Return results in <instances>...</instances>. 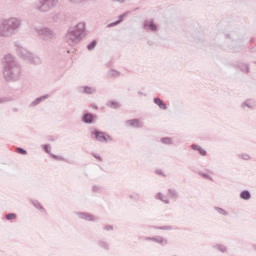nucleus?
<instances>
[{"label": "nucleus", "instance_id": "obj_1", "mask_svg": "<svg viewBox=\"0 0 256 256\" xmlns=\"http://www.w3.org/2000/svg\"><path fill=\"white\" fill-rule=\"evenodd\" d=\"M94 135H95V138L97 139V141H101V142L107 141L108 136L105 135V133H103V132L95 131Z\"/></svg>", "mask_w": 256, "mask_h": 256}, {"label": "nucleus", "instance_id": "obj_2", "mask_svg": "<svg viewBox=\"0 0 256 256\" xmlns=\"http://www.w3.org/2000/svg\"><path fill=\"white\" fill-rule=\"evenodd\" d=\"M127 125L129 127H143V125L141 124V121H139L138 119L127 121Z\"/></svg>", "mask_w": 256, "mask_h": 256}, {"label": "nucleus", "instance_id": "obj_3", "mask_svg": "<svg viewBox=\"0 0 256 256\" xmlns=\"http://www.w3.org/2000/svg\"><path fill=\"white\" fill-rule=\"evenodd\" d=\"M154 103L156 105H158V107H160V109H163V110L167 109V105L164 104L163 101L161 99H159V98H155L154 99Z\"/></svg>", "mask_w": 256, "mask_h": 256}, {"label": "nucleus", "instance_id": "obj_4", "mask_svg": "<svg viewBox=\"0 0 256 256\" xmlns=\"http://www.w3.org/2000/svg\"><path fill=\"white\" fill-rule=\"evenodd\" d=\"M192 149H194V151H199L200 155H202V157H205V155H207V151L201 149V147L197 146V145H192Z\"/></svg>", "mask_w": 256, "mask_h": 256}, {"label": "nucleus", "instance_id": "obj_5", "mask_svg": "<svg viewBox=\"0 0 256 256\" xmlns=\"http://www.w3.org/2000/svg\"><path fill=\"white\" fill-rule=\"evenodd\" d=\"M84 123H92L93 122V115L86 114L83 118Z\"/></svg>", "mask_w": 256, "mask_h": 256}, {"label": "nucleus", "instance_id": "obj_6", "mask_svg": "<svg viewBox=\"0 0 256 256\" xmlns=\"http://www.w3.org/2000/svg\"><path fill=\"white\" fill-rule=\"evenodd\" d=\"M241 199H251V194L249 193V191H243L240 194Z\"/></svg>", "mask_w": 256, "mask_h": 256}, {"label": "nucleus", "instance_id": "obj_7", "mask_svg": "<svg viewBox=\"0 0 256 256\" xmlns=\"http://www.w3.org/2000/svg\"><path fill=\"white\" fill-rule=\"evenodd\" d=\"M7 221H13L14 219H17V214L15 213H10L6 215Z\"/></svg>", "mask_w": 256, "mask_h": 256}, {"label": "nucleus", "instance_id": "obj_8", "mask_svg": "<svg viewBox=\"0 0 256 256\" xmlns=\"http://www.w3.org/2000/svg\"><path fill=\"white\" fill-rule=\"evenodd\" d=\"M123 21V16H120V19L112 24H109L108 27H115V25H119Z\"/></svg>", "mask_w": 256, "mask_h": 256}, {"label": "nucleus", "instance_id": "obj_9", "mask_svg": "<svg viewBox=\"0 0 256 256\" xmlns=\"http://www.w3.org/2000/svg\"><path fill=\"white\" fill-rule=\"evenodd\" d=\"M97 45V41H93L91 44L88 45V49L89 51H91V49H95Z\"/></svg>", "mask_w": 256, "mask_h": 256}, {"label": "nucleus", "instance_id": "obj_10", "mask_svg": "<svg viewBox=\"0 0 256 256\" xmlns=\"http://www.w3.org/2000/svg\"><path fill=\"white\" fill-rule=\"evenodd\" d=\"M17 153H20V155H27V151L23 150L22 148H17Z\"/></svg>", "mask_w": 256, "mask_h": 256}, {"label": "nucleus", "instance_id": "obj_11", "mask_svg": "<svg viewBox=\"0 0 256 256\" xmlns=\"http://www.w3.org/2000/svg\"><path fill=\"white\" fill-rule=\"evenodd\" d=\"M149 28L151 29V31H157V26L153 23L149 25Z\"/></svg>", "mask_w": 256, "mask_h": 256}, {"label": "nucleus", "instance_id": "obj_12", "mask_svg": "<svg viewBox=\"0 0 256 256\" xmlns=\"http://www.w3.org/2000/svg\"><path fill=\"white\" fill-rule=\"evenodd\" d=\"M162 142H163V143H171V139H169V138H164V139H162Z\"/></svg>", "mask_w": 256, "mask_h": 256}, {"label": "nucleus", "instance_id": "obj_13", "mask_svg": "<svg viewBox=\"0 0 256 256\" xmlns=\"http://www.w3.org/2000/svg\"><path fill=\"white\" fill-rule=\"evenodd\" d=\"M44 151H46V153H49V145L44 146Z\"/></svg>", "mask_w": 256, "mask_h": 256}, {"label": "nucleus", "instance_id": "obj_14", "mask_svg": "<svg viewBox=\"0 0 256 256\" xmlns=\"http://www.w3.org/2000/svg\"><path fill=\"white\" fill-rule=\"evenodd\" d=\"M117 1H119L120 3H123V1H125V0H117Z\"/></svg>", "mask_w": 256, "mask_h": 256}, {"label": "nucleus", "instance_id": "obj_15", "mask_svg": "<svg viewBox=\"0 0 256 256\" xmlns=\"http://www.w3.org/2000/svg\"><path fill=\"white\" fill-rule=\"evenodd\" d=\"M80 25H81V27H82V29H83V27H84L83 24H80Z\"/></svg>", "mask_w": 256, "mask_h": 256}]
</instances>
